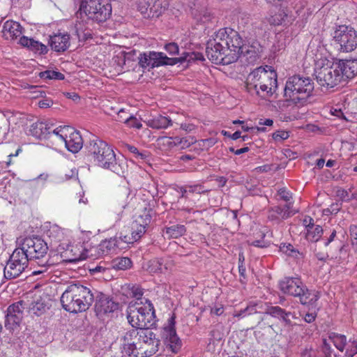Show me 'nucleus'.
<instances>
[{"mask_svg":"<svg viewBox=\"0 0 357 357\" xmlns=\"http://www.w3.org/2000/svg\"><path fill=\"white\" fill-rule=\"evenodd\" d=\"M337 65L342 75V81L352 79L357 75V59L340 60Z\"/></svg>","mask_w":357,"mask_h":357,"instance_id":"23","label":"nucleus"},{"mask_svg":"<svg viewBox=\"0 0 357 357\" xmlns=\"http://www.w3.org/2000/svg\"><path fill=\"white\" fill-rule=\"evenodd\" d=\"M266 314L280 319L287 325H291V321L290 317H294V314L291 312L286 311L280 306L268 307L266 311Z\"/></svg>","mask_w":357,"mask_h":357,"instance_id":"30","label":"nucleus"},{"mask_svg":"<svg viewBox=\"0 0 357 357\" xmlns=\"http://www.w3.org/2000/svg\"><path fill=\"white\" fill-rule=\"evenodd\" d=\"M185 227L183 225H174L165 228L166 234L168 238H177L185 234Z\"/></svg>","mask_w":357,"mask_h":357,"instance_id":"41","label":"nucleus"},{"mask_svg":"<svg viewBox=\"0 0 357 357\" xmlns=\"http://www.w3.org/2000/svg\"><path fill=\"white\" fill-rule=\"evenodd\" d=\"M155 312L153 304L146 300L143 306H129L127 319L129 324L137 328H151L155 326Z\"/></svg>","mask_w":357,"mask_h":357,"instance_id":"7","label":"nucleus"},{"mask_svg":"<svg viewBox=\"0 0 357 357\" xmlns=\"http://www.w3.org/2000/svg\"><path fill=\"white\" fill-rule=\"evenodd\" d=\"M289 137V132L284 130H278L273 133V138L276 142H282Z\"/></svg>","mask_w":357,"mask_h":357,"instance_id":"58","label":"nucleus"},{"mask_svg":"<svg viewBox=\"0 0 357 357\" xmlns=\"http://www.w3.org/2000/svg\"><path fill=\"white\" fill-rule=\"evenodd\" d=\"M333 38L341 52H351L357 48V31L351 25L337 26Z\"/></svg>","mask_w":357,"mask_h":357,"instance_id":"9","label":"nucleus"},{"mask_svg":"<svg viewBox=\"0 0 357 357\" xmlns=\"http://www.w3.org/2000/svg\"><path fill=\"white\" fill-rule=\"evenodd\" d=\"M137 10L144 18H158L166 10V5L162 0H138Z\"/></svg>","mask_w":357,"mask_h":357,"instance_id":"16","label":"nucleus"},{"mask_svg":"<svg viewBox=\"0 0 357 357\" xmlns=\"http://www.w3.org/2000/svg\"><path fill=\"white\" fill-rule=\"evenodd\" d=\"M37 263L38 269L33 271L31 273L32 275H38L47 272L48 268L52 265L47 260H44V259L38 260Z\"/></svg>","mask_w":357,"mask_h":357,"instance_id":"48","label":"nucleus"},{"mask_svg":"<svg viewBox=\"0 0 357 357\" xmlns=\"http://www.w3.org/2000/svg\"><path fill=\"white\" fill-rule=\"evenodd\" d=\"M317 83L326 89L333 88L342 81V75L336 64L324 66L315 70Z\"/></svg>","mask_w":357,"mask_h":357,"instance_id":"11","label":"nucleus"},{"mask_svg":"<svg viewBox=\"0 0 357 357\" xmlns=\"http://www.w3.org/2000/svg\"><path fill=\"white\" fill-rule=\"evenodd\" d=\"M336 195L342 201H345V202H349L354 197V195H352L351 197H349V192L346 190L341 188H338L336 190Z\"/></svg>","mask_w":357,"mask_h":357,"instance_id":"57","label":"nucleus"},{"mask_svg":"<svg viewBox=\"0 0 357 357\" xmlns=\"http://www.w3.org/2000/svg\"><path fill=\"white\" fill-rule=\"evenodd\" d=\"M196 141L192 137H183L181 139L180 148L181 149H187L193 144Z\"/></svg>","mask_w":357,"mask_h":357,"instance_id":"64","label":"nucleus"},{"mask_svg":"<svg viewBox=\"0 0 357 357\" xmlns=\"http://www.w3.org/2000/svg\"><path fill=\"white\" fill-rule=\"evenodd\" d=\"M345 349L344 357H354L357 354V340H350Z\"/></svg>","mask_w":357,"mask_h":357,"instance_id":"49","label":"nucleus"},{"mask_svg":"<svg viewBox=\"0 0 357 357\" xmlns=\"http://www.w3.org/2000/svg\"><path fill=\"white\" fill-rule=\"evenodd\" d=\"M176 317L173 314L164 325L161 331V338L165 345L166 349L172 354H177L180 351L182 342L176 334L175 328Z\"/></svg>","mask_w":357,"mask_h":357,"instance_id":"12","label":"nucleus"},{"mask_svg":"<svg viewBox=\"0 0 357 357\" xmlns=\"http://www.w3.org/2000/svg\"><path fill=\"white\" fill-rule=\"evenodd\" d=\"M29 48L40 54L47 52V46L34 40H33V43H31V45H30Z\"/></svg>","mask_w":357,"mask_h":357,"instance_id":"52","label":"nucleus"},{"mask_svg":"<svg viewBox=\"0 0 357 357\" xmlns=\"http://www.w3.org/2000/svg\"><path fill=\"white\" fill-rule=\"evenodd\" d=\"M23 271L15 263L9 259L3 268V276L7 280H11L19 277Z\"/></svg>","mask_w":357,"mask_h":357,"instance_id":"37","label":"nucleus"},{"mask_svg":"<svg viewBox=\"0 0 357 357\" xmlns=\"http://www.w3.org/2000/svg\"><path fill=\"white\" fill-rule=\"evenodd\" d=\"M327 234L328 233L326 232V235L323 238L324 245L326 247L328 246L331 243L335 241L337 231L335 229L330 230L328 233V236H327Z\"/></svg>","mask_w":357,"mask_h":357,"instance_id":"56","label":"nucleus"},{"mask_svg":"<svg viewBox=\"0 0 357 357\" xmlns=\"http://www.w3.org/2000/svg\"><path fill=\"white\" fill-rule=\"evenodd\" d=\"M280 250L288 256L297 257L300 255L299 252L296 250L291 244L282 243L280 246Z\"/></svg>","mask_w":357,"mask_h":357,"instance_id":"47","label":"nucleus"},{"mask_svg":"<svg viewBox=\"0 0 357 357\" xmlns=\"http://www.w3.org/2000/svg\"><path fill=\"white\" fill-rule=\"evenodd\" d=\"M23 28L19 22L7 20L4 22L2 29L3 37L6 39H15L22 33Z\"/></svg>","mask_w":357,"mask_h":357,"instance_id":"25","label":"nucleus"},{"mask_svg":"<svg viewBox=\"0 0 357 357\" xmlns=\"http://www.w3.org/2000/svg\"><path fill=\"white\" fill-rule=\"evenodd\" d=\"M324 234L322 227L319 225H314L307 230L305 237L311 242L318 241Z\"/></svg>","mask_w":357,"mask_h":357,"instance_id":"40","label":"nucleus"},{"mask_svg":"<svg viewBox=\"0 0 357 357\" xmlns=\"http://www.w3.org/2000/svg\"><path fill=\"white\" fill-rule=\"evenodd\" d=\"M140 328H133L127 331L123 337V348L126 354L130 355L140 346Z\"/></svg>","mask_w":357,"mask_h":357,"instance_id":"20","label":"nucleus"},{"mask_svg":"<svg viewBox=\"0 0 357 357\" xmlns=\"http://www.w3.org/2000/svg\"><path fill=\"white\" fill-rule=\"evenodd\" d=\"M174 266L169 257L154 258L147 263L146 270L151 273H163L171 271Z\"/></svg>","mask_w":357,"mask_h":357,"instance_id":"19","label":"nucleus"},{"mask_svg":"<svg viewBox=\"0 0 357 357\" xmlns=\"http://www.w3.org/2000/svg\"><path fill=\"white\" fill-rule=\"evenodd\" d=\"M132 296L139 300L144 294L143 289L139 286H133L131 288Z\"/></svg>","mask_w":357,"mask_h":357,"instance_id":"62","label":"nucleus"},{"mask_svg":"<svg viewBox=\"0 0 357 357\" xmlns=\"http://www.w3.org/2000/svg\"><path fill=\"white\" fill-rule=\"evenodd\" d=\"M49 130L46 123L38 121L31 125L29 134L36 138L47 139Z\"/></svg>","mask_w":357,"mask_h":357,"instance_id":"35","label":"nucleus"},{"mask_svg":"<svg viewBox=\"0 0 357 357\" xmlns=\"http://www.w3.org/2000/svg\"><path fill=\"white\" fill-rule=\"evenodd\" d=\"M221 328H222L221 326H217L214 329H213L210 332V335L213 339H214L215 340H222V338L223 337V334L222 333V332L220 331Z\"/></svg>","mask_w":357,"mask_h":357,"instance_id":"61","label":"nucleus"},{"mask_svg":"<svg viewBox=\"0 0 357 357\" xmlns=\"http://www.w3.org/2000/svg\"><path fill=\"white\" fill-rule=\"evenodd\" d=\"M280 289L285 294L298 297L302 305H313L319 298L318 292L307 289L299 278L288 277L280 282Z\"/></svg>","mask_w":357,"mask_h":357,"instance_id":"6","label":"nucleus"},{"mask_svg":"<svg viewBox=\"0 0 357 357\" xmlns=\"http://www.w3.org/2000/svg\"><path fill=\"white\" fill-rule=\"evenodd\" d=\"M241 57L245 58L249 63L254 62L258 59V54L252 46L245 44L241 47Z\"/></svg>","mask_w":357,"mask_h":357,"instance_id":"42","label":"nucleus"},{"mask_svg":"<svg viewBox=\"0 0 357 357\" xmlns=\"http://www.w3.org/2000/svg\"><path fill=\"white\" fill-rule=\"evenodd\" d=\"M139 340V349L144 350L146 356H151L158 351L160 341L150 328H140Z\"/></svg>","mask_w":357,"mask_h":357,"instance_id":"17","label":"nucleus"},{"mask_svg":"<svg viewBox=\"0 0 357 357\" xmlns=\"http://www.w3.org/2000/svg\"><path fill=\"white\" fill-rule=\"evenodd\" d=\"M153 211L145 209L132 225V239L137 241L146 233V227L149 225L152 218Z\"/></svg>","mask_w":357,"mask_h":357,"instance_id":"18","label":"nucleus"},{"mask_svg":"<svg viewBox=\"0 0 357 357\" xmlns=\"http://www.w3.org/2000/svg\"><path fill=\"white\" fill-rule=\"evenodd\" d=\"M132 266V261L128 257H118L112 261V266L117 270H126Z\"/></svg>","mask_w":357,"mask_h":357,"instance_id":"46","label":"nucleus"},{"mask_svg":"<svg viewBox=\"0 0 357 357\" xmlns=\"http://www.w3.org/2000/svg\"><path fill=\"white\" fill-rule=\"evenodd\" d=\"M50 45L57 52L66 51L70 46V36L67 33H58L50 36Z\"/></svg>","mask_w":357,"mask_h":357,"instance_id":"24","label":"nucleus"},{"mask_svg":"<svg viewBox=\"0 0 357 357\" xmlns=\"http://www.w3.org/2000/svg\"><path fill=\"white\" fill-rule=\"evenodd\" d=\"M178 60L177 58H169L162 52L151 51L139 54V65L142 68H154L163 65H175Z\"/></svg>","mask_w":357,"mask_h":357,"instance_id":"14","label":"nucleus"},{"mask_svg":"<svg viewBox=\"0 0 357 357\" xmlns=\"http://www.w3.org/2000/svg\"><path fill=\"white\" fill-rule=\"evenodd\" d=\"M9 259L19 266L23 272L28 267L29 261H31L20 246L15 249Z\"/></svg>","mask_w":357,"mask_h":357,"instance_id":"33","label":"nucleus"},{"mask_svg":"<svg viewBox=\"0 0 357 357\" xmlns=\"http://www.w3.org/2000/svg\"><path fill=\"white\" fill-rule=\"evenodd\" d=\"M66 148L72 153H77L83 145V140L79 132L70 130L66 140L65 141Z\"/></svg>","mask_w":357,"mask_h":357,"instance_id":"26","label":"nucleus"},{"mask_svg":"<svg viewBox=\"0 0 357 357\" xmlns=\"http://www.w3.org/2000/svg\"><path fill=\"white\" fill-rule=\"evenodd\" d=\"M71 130L70 126H59L52 130L50 129L47 139L55 143H65Z\"/></svg>","mask_w":357,"mask_h":357,"instance_id":"32","label":"nucleus"},{"mask_svg":"<svg viewBox=\"0 0 357 357\" xmlns=\"http://www.w3.org/2000/svg\"><path fill=\"white\" fill-rule=\"evenodd\" d=\"M277 78V73L271 66L257 68L246 78V91L251 96L264 99L271 97L278 88Z\"/></svg>","mask_w":357,"mask_h":357,"instance_id":"2","label":"nucleus"},{"mask_svg":"<svg viewBox=\"0 0 357 357\" xmlns=\"http://www.w3.org/2000/svg\"><path fill=\"white\" fill-rule=\"evenodd\" d=\"M314 89L313 80L303 75H294L287 78L284 89L286 101L296 106L305 105L312 96Z\"/></svg>","mask_w":357,"mask_h":357,"instance_id":"4","label":"nucleus"},{"mask_svg":"<svg viewBox=\"0 0 357 357\" xmlns=\"http://www.w3.org/2000/svg\"><path fill=\"white\" fill-rule=\"evenodd\" d=\"M329 339L332 341L334 346L340 351H343L347 345V337L342 334L331 333Z\"/></svg>","mask_w":357,"mask_h":357,"instance_id":"39","label":"nucleus"},{"mask_svg":"<svg viewBox=\"0 0 357 357\" xmlns=\"http://www.w3.org/2000/svg\"><path fill=\"white\" fill-rule=\"evenodd\" d=\"M94 300V296L88 287L80 284L68 285L61 296L63 308L71 313L87 310Z\"/></svg>","mask_w":357,"mask_h":357,"instance_id":"5","label":"nucleus"},{"mask_svg":"<svg viewBox=\"0 0 357 357\" xmlns=\"http://www.w3.org/2000/svg\"><path fill=\"white\" fill-rule=\"evenodd\" d=\"M321 353L323 354V357H336L333 349L331 347L330 344L326 342V340H323Z\"/></svg>","mask_w":357,"mask_h":357,"instance_id":"51","label":"nucleus"},{"mask_svg":"<svg viewBox=\"0 0 357 357\" xmlns=\"http://www.w3.org/2000/svg\"><path fill=\"white\" fill-rule=\"evenodd\" d=\"M352 247L357 251V225H351L349 227Z\"/></svg>","mask_w":357,"mask_h":357,"instance_id":"55","label":"nucleus"},{"mask_svg":"<svg viewBox=\"0 0 357 357\" xmlns=\"http://www.w3.org/2000/svg\"><path fill=\"white\" fill-rule=\"evenodd\" d=\"M158 144L165 149H170L174 147L173 137H162L158 139Z\"/></svg>","mask_w":357,"mask_h":357,"instance_id":"50","label":"nucleus"},{"mask_svg":"<svg viewBox=\"0 0 357 357\" xmlns=\"http://www.w3.org/2000/svg\"><path fill=\"white\" fill-rule=\"evenodd\" d=\"M188 188L189 193L196 192L198 194H201V193H203V192L207 191L206 190L204 189L203 185H199V184L194 185H188Z\"/></svg>","mask_w":357,"mask_h":357,"instance_id":"63","label":"nucleus"},{"mask_svg":"<svg viewBox=\"0 0 357 357\" xmlns=\"http://www.w3.org/2000/svg\"><path fill=\"white\" fill-rule=\"evenodd\" d=\"M228 48L217 38L216 32L206 43V54L208 59L215 64L228 65L231 63V59L227 56Z\"/></svg>","mask_w":357,"mask_h":357,"instance_id":"13","label":"nucleus"},{"mask_svg":"<svg viewBox=\"0 0 357 357\" xmlns=\"http://www.w3.org/2000/svg\"><path fill=\"white\" fill-rule=\"evenodd\" d=\"M173 120L167 116L158 114L150 117L145 123L147 126L156 130L166 129L173 125Z\"/></svg>","mask_w":357,"mask_h":357,"instance_id":"27","label":"nucleus"},{"mask_svg":"<svg viewBox=\"0 0 357 357\" xmlns=\"http://www.w3.org/2000/svg\"><path fill=\"white\" fill-rule=\"evenodd\" d=\"M118 308V303L113 301L107 296L100 294L96 302L95 309L98 315L110 313Z\"/></svg>","mask_w":357,"mask_h":357,"instance_id":"21","label":"nucleus"},{"mask_svg":"<svg viewBox=\"0 0 357 357\" xmlns=\"http://www.w3.org/2000/svg\"><path fill=\"white\" fill-rule=\"evenodd\" d=\"M86 149V156L96 165L119 175L123 173V167L118 162L112 147L105 141L98 138L90 140Z\"/></svg>","mask_w":357,"mask_h":357,"instance_id":"3","label":"nucleus"},{"mask_svg":"<svg viewBox=\"0 0 357 357\" xmlns=\"http://www.w3.org/2000/svg\"><path fill=\"white\" fill-rule=\"evenodd\" d=\"M165 49L169 54L172 55L178 54L179 50L178 45L175 43H170L165 45Z\"/></svg>","mask_w":357,"mask_h":357,"instance_id":"60","label":"nucleus"},{"mask_svg":"<svg viewBox=\"0 0 357 357\" xmlns=\"http://www.w3.org/2000/svg\"><path fill=\"white\" fill-rule=\"evenodd\" d=\"M47 234L50 238L56 242H59L64 238L63 229L56 225L50 226Z\"/></svg>","mask_w":357,"mask_h":357,"instance_id":"43","label":"nucleus"},{"mask_svg":"<svg viewBox=\"0 0 357 357\" xmlns=\"http://www.w3.org/2000/svg\"><path fill=\"white\" fill-rule=\"evenodd\" d=\"M216 33L218 40H220L225 48H228L227 54L231 63L236 61L242 54L241 47L245 45L239 33L229 27L220 29Z\"/></svg>","mask_w":357,"mask_h":357,"instance_id":"8","label":"nucleus"},{"mask_svg":"<svg viewBox=\"0 0 357 357\" xmlns=\"http://www.w3.org/2000/svg\"><path fill=\"white\" fill-rule=\"evenodd\" d=\"M61 256L67 262H75L82 259L81 252L73 245H68L66 249L61 252Z\"/></svg>","mask_w":357,"mask_h":357,"instance_id":"36","label":"nucleus"},{"mask_svg":"<svg viewBox=\"0 0 357 357\" xmlns=\"http://www.w3.org/2000/svg\"><path fill=\"white\" fill-rule=\"evenodd\" d=\"M39 77L45 80H63L65 78L63 74L54 70H47L39 73Z\"/></svg>","mask_w":357,"mask_h":357,"instance_id":"45","label":"nucleus"},{"mask_svg":"<svg viewBox=\"0 0 357 357\" xmlns=\"http://www.w3.org/2000/svg\"><path fill=\"white\" fill-rule=\"evenodd\" d=\"M193 18L201 24H206L211 21L212 15L210 11L204 7L194 8L192 10Z\"/></svg>","mask_w":357,"mask_h":357,"instance_id":"38","label":"nucleus"},{"mask_svg":"<svg viewBox=\"0 0 357 357\" xmlns=\"http://www.w3.org/2000/svg\"><path fill=\"white\" fill-rule=\"evenodd\" d=\"M125 123L129 127L136 128L137 129H140L142 127V123L132 114H129V116L126 118Z\"/></svg>","mask_w":357,"mask_h":357,"instance_id":"54","label":"nucleus"},{"mask_svg":"<svg viewBox=\"0 0 357 357\" xmlns=\"http://www.w3.org/2000/svg\"><path fill=\"white\" fill-rule=\"evenodd\" d=\"M178 63L187 61L188 63H190L195 61H204V55L197 52H184L183 56L181 58H178Z\"/></svg>","mask_w":357,"mask_h":357,"instance_id":"44","label":"nucleus"},{"mask_svg":"<svg viewBox=\"0 0 357 357\" xmlns=\"http://www.w3.org/2000/svg\"><path fill=\"white\" fill-rule=\"evenodd\" d=\"M112 15V5L109 0H83L79 10L75 15L74 31L79 40L91 38L88 22H105Z\"/></svg>","mask_w":357,"mask_h":357,"instance_id":"1","label":"nucleus"},{"mask_svg":"<svg viewBox=\"0 0 357 357\" xmlns=\"http://www.w3.org/2000/svg\"><path fill=\"white\" fill-rule=\"evenodd\" d=\"M266 314L280 319L287 325H291V321L290 317H294V314L291 312L286 311L280 306L268 307L266 311Z\"/></svg>","mask_w":357,"mask_h":357,"instance_id":"31","label":"nucleus"},{"mask_svg":"<svg viewBox=\"0 0 357 357\" xmlns=\"http://www.w3.org/2000/svg\"><path fill=\"white\" fill-rule=\"evenodd\" d=\"M27 303L24 301H19L8 306L5 319V327L10 331L17 328L23 317Z\"/></svg>","mask_w":357,"mask_h":357,"instance_id":"15","label":"nucleus"},{"mask_svg":"<svg viewBox=\"0 0 357 357\" xmlns=\"http://www.w3.org/2000/svg\"><path fill=\"white\" fill-rule=\"evenodd\" d=\"M20 247L30 260H41L46 258L48 250L47 243L38 236L25 238Z\"/></svg>","mask_w":357,"mask_h":357,"instance_id":"10","label":"nucleus"},{"mask_svg":"<svg viewBox=\"0 0 357 357\" xmlns=\"http://www.w3.org/2000/svg\"><path fill=\"white\" fill-rule=\"evenodd\" d=\"M128 195L125 192L121 197H119L112 206V212L115 214L114 221L117 222L121 220L123 209L128 204Z\"/></svg>","mask_w":357,"mask_h":357,"instance_id":"34","label":"nucleus"},{"mask_svg":"<svg viewBox=\"0 0 357 357\" xmlns=\"http://www.w3.org/2000/svg\"><path fill=\"white\" fill-rule=\"evenodd\" d=\"M257 313V310L255 305H249L243 310L236 312L234 316L235 317L241 318L244 317L246 314H252Z\"/></svg>","mask_w":357,"mask_h":357,"instance_id":"53","label":"nucleus"},{"mask_svg":"<svg viewBox=\"0 0 357 357\" xmlns=\"http://www.w3.org/2000/svg\"><path fill=\"white\" fill-rule=\"evenodd\" d=\"M120 248V243L118 238L114 237L109 239H105L99 244L98 250V253L102 255H108L116 253Z\"/></svg>","mask_w":357,"mask_h":357,"instance_id":"29","label":"nucleus"},{"mask_svg":"<svg viewBox=\"0 0 357 357\" xmlns=\"http://www.w3.org/2000/svg\"><path fill=\"white\" fill-rule=\"evenodd\" d=\"M292 206L293 204L289 202L282 207L280 206L272 207L268 211V218L278 222L289 218L295 213L291 211Z\"/></svg>","mask_w":357,"mask_h":357,"instance_id":"22","label":"nucleus"},{"mask_svg":"<svg viewBox=\"0 0 357 357\" xmlns=\"http://www.w3.org/2000/svg\"><path fill=\"white\" fill-rule=\"evenodd\" d=\"M280 199L287 203L291 202L290 200L292 199L291 194L285 188H280L278 192Z\"/></svg>","mask_w":357,"mask_h":357,"instance_id":"59","label":"nucleus"},{"mask_svg":"<svg viewBox=\"0 0 357 357\" xmlns=\"http://www.w3.org/2000/svg\"><path fill=\"white\" fill-rule=\"evenodd\" d=\"M27 308L29 314L41 316L49 308L47 299L46 297L36 296L29 306L27 305Z\"/></svg>","mask_w":357,"mask_h":357,"instance_id":"28","label":"nucleus"}]
</instances>
